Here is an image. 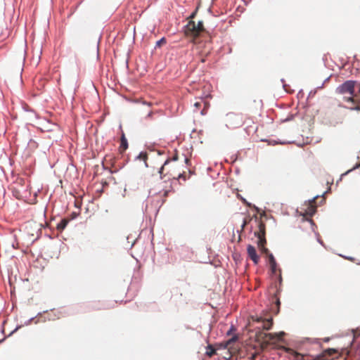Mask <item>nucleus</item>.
Masks as SVG:
<instances>
[{
  "mask_svg": "<svg viewBox=\"0 0 360 360\" xmlns=\"http://www.w3.org/2000/svg\"><path fill=\"white\" fill-rule=\"evenodd\" d=\"M184 32L187 37L193 38L194 43H197V38L202 33L205 32L203 22L198 21V23H196L193 20H190L185 27Z\"/></svg>",
  "mask_w": 360,
  "mask_h": 360,
  "instance_id": "obj_1",
  "label": "nucleus"
},
{
  "mask_svg": "<svg viewBox=\"0 0 360 360\" xmlns=\"http://www.w3.org/2000/svg\"><path fill=\"white\" fill-rule=\"evenodd\" d=\"M265 224L261 220L258 221V231L255 232V236L258 239L257 245L258 248L260 249L261 252L264 254H268L269 250L265 247L266 244V240L265 238Z\"/></svg>",
  "mask_w": 360,
  "mask_h": 360,
  "instance_id": "obj_2",
  "label": "nucleus"
},
{
  "mask_svg": "<svg viewBox=\"0 0 360 360\" xmlns=\"http://www.w3.org/2000/svg\"><path fill=\"white\" fill-rule=\"evenodd\" d=\"M199 54V59L201 63L206 61L207 57L210 54L212 49V44L210 41L205 42L204 44H199L197 46Z\"/></svg>",
  "mask_w": 360,
  "mask_h": 360,
  "instance_id": "obj_3",
  "label": "nucleus"
},
{
  "mask_svg": "<svg viewBox=\"0 0 360 360\" xmlns=\"http://www.w3.org/2000/svg\"><path fill=\"white\" fill-rule=\"evenodd\" d=\"M356 85V82L352 80H347L341 85H340L337 89V93L340 94H348L349 95H353L354 93V87Z\"/></svg>",
  "mask_w": 360,
  "mask_h": 360,
  "instance_id": "obj_4",
  "label": "nucleus"
},
{
  "mask_svg": "<svg viewBox=\"0 0 360 360\" xmlns=\"http://www.w3.org/2000/svg\"><path fill=\"white\" fill-rule=\"evenodd\" d=\"M284 333H265L261 331L257 333V337L261 339L263 342L269 343L279 340L282 338Z\"/></svg>",
  "mask_w": 360,
  "mask_h": 360,
  "instance_id": "obj_5",
  "label": "nucleus"
},
{
  "mask_svg": "<svg viewBox=\"0 0 360 360\" xmlns=\"http://www.w3.org/2000/svg\"><path fill=\"white\" fill-rule=\"evenodd\" d=\"M226 124L229 127H236L240 124V117L233 112L228 113L226 115Z\"/></svg>",
  "mask_w": 360,
  "mask_h": 360,
  "instance_id": "obj_6",
  "label": "nucleus"
},
{
  "mask_svg": "<svg viewBox=\"0 0 360 360\" xmlns=\"http://www.w3.org/2000/svg\"><path fill=\"white\" fill-rule=\"evenodd\" d=\"M248 257L253 261L255 264H257L259 260V257L257 255L256 249L252 245H248L247 248Z\"/></svg>",
  "mask_w": 360,
  "mask_h": 360,
  "instance_id": "obj_7",
  "label": "nucleus"
},
{
  "mask_svg": "<svg viewBox=\"0 0 360 360\" xmlns=\"http://www.w3.org/2000/svg\"><path fill=\"white\" fill-rule=\"evenodd\" d=\"M255 321L258 323H262L261 328L264 330H269L272 327L273 325V319L272 318L264 319L262 317H257L255 319H254Z\"/></svg>",
  "mask_w": 360,
  "mask_h": 360,
  "instance_id": "obj_8",
  "label": "nucleus"
},
{
  "mask_svg": "<svg viewBox=\"0 0 360 360\" xmlns=\"http://www.w3.org/2000/svg\"><path fill=\"white\" fill-rule=\"evenodd\" d=\"M128 148L127 140L124 133H122L120 140V146L119 147V151L120 153H124Z\"/></svg>",
  "mask_w": 360,
  "mask_h": 360,
  "instance_id": "obj_9",
  "label": "nucleus"
},
{
  "mask_svg": "<svg viewBox=\"0 0 360 360\" xmlns=\"http://www.w3.org/2000/svg\"><path fill=\"white\" fill-rule=\"evenodd\" d=\"M269 262L273 273H276V262L274 257L272 254L269 255Z\"/></svg>",
  "mask_w": 360,
  "mask_h": 360,
  "instance_id": "obj_10",
  "label": "nucleus"
},
{
  "mask_svg": "<svg viewBox=\"0 0 360 360\" xmlns=\"http://www.w3.org/2000/svg\"><path fill=\"white\" fill-rule=\"evenodd\" d=\"M136 160L139 161H143L144 165L148 167L147 160H148V154L146 152H141L139 155L136 158Z\"/></svg>",
  "mask_w": 360,
  "mask_h": 360,
  "instance_id": "obj_11",
  "label": "nucleus"
},
{
  "mask_svg": "<svg viewBox=\"0 0 360 360\" xmlns=\"http://www.w3.org/2000/svg\"><path fill=\"white\" fill-rule=\"evenodd\" d=\"M168 176V178L170 179V178H173V179H181L183 178L184 180H185V176L184 175V174H181V173H179L176 176L173 174L172 172H171L169 170V171H167L166 174H164V176Z\"/></svg>",
  "mask_w": 360,
  "mask_h": 360,
  "instance_id": "obj_12",
  "label": "nucleus"
},
{
  "mask_svg": "<svg viewBox=\"0 0 360 360\" xmlns=\"http://www.w3.org/2000/svg\"><path fill=\"white\" fill-rule=\"evenodd\" d=\"M288 350L289 351L290 354H291L295 357L294 360H306L304 359V355L301 354L290 349H288Z\"/></svg>",
  "mask_w": 360,
  "mask_h": 360,
  "instance_id": "obj_13",
  "label": "nucleus"
},
{
  "mask_svg": "<svg viewBox=\"0 0 360 360\" xmlns=\"http://www.w3.org/2000/svg\"><path fill=\"white\" fill-rule=\"evenodd\" d=\"M356 95H355L354 94L353 95H349V96H345L344 101H345L347 102H351L354 105H356Z\"/></svg>",
  "mask_w": 360,
  "mask_h": 360,
  "instance_id": "obj_14",
  "label": "nucleus"
},
{
  "mask_svg": "<svg viewBox=\"0 0 360 360\" xmlns=\"http://www.w3.org/2000/svg\"><path fill=\"white\" fill-rule=\"evenodd\" d=\"M68 220H67L66 219H62L57 225V229L58 230H63L66 226L68 225Z\"/></svg>",
  "mask_w": 360,
  "mask_h": 360,
  "instance_id": "obj_15",
  "label": "nucleus"
},
{
  "mask_svg": "<svg viewBox=\"0 0 360 360\" xmlns=\"http://www.w3.org/2000/svg\"><path fill=\"white\" fill-rule=\"evenodd\" d=\"M202 105H203V108L201 110L200 114L202 115H205L207 113V110L210 107V103L207 101L202 99Z\"/></svg>",
  "mask_w": 360,
  "mask_h": 360,
  "instance_id": "obj_16",
  "label": "nucleus"
},
{
  "mask_svg": "<svg viewBox=\"0 0 360 360\" xmlns=\"http://www.w3.org/2000/svg\"><path fill=\"white\" fill-rule=\"evenodd\" d=\"M216 354V349L211 345H209L207 347V350H206V354L211 357L213 355H214Z\"/></svg>",
  "mask_w": 360,
  "mask_h": 360,
  "instance_id": "obj_17",
  "label": "nucleus"
},
{
  "mask_svg": "<svg viewBox=\"0 0 360 360\" xmlns=\"http://www.w3.org/2000/svg\"><path fill=\"white\" fill-rule=\"evenodd\" d=\"M202 105V98H200L199 101L194 103L193 106L195 108L194 111L197 112Z\"/></svg>",
  "mask_w": 360,
  "mask_h": 360,
  "instance_id": "obj_18",
  "label": "nucleus"
},
{
  "mask_svg": "<svg viewBox=\"0 0 360 360\" xmlns=\"http://www.w3.org/2000/svg\"><path fill=\"white\" fill-rule=\"evenodd\" d=\"M169 161H170V160H169V159H168V160H167L165 162L164 165H163L161 167V168L160 169L159 172H160V175H162V174H164V172L166 170V167H167V165L169 164Z\"/></svg>",
  "mask_w": 360,
  "mask_h": 360,
  "instance_id": "obj_19",
  "label": "nucleus"
},
{
  "mask_svg": "<svg viewBox=\"0 0 360 360\" xmlns=\"http://www.w3.org/2000/svg\"><path fill=\"white\" fill-rule=\"evenodd\" d=\"M250 218H245L244 220H243V224L241 226V229L242 230L244 229L245 226L250 221Z\"/></svg>",
  "mask_w": 360,
  "mask_h": 360,
  "instance_id": "obj_20",
  "label": "nucleus"
},
{
  "mask_svg": "<svg viewBox=\"0 0 360 360\" xmlns=\"http://www.w3.org/2000/svg\"><path fill=\"white\" fill-rule=\"evenodd\" d=\"M165 43H166V39L163 37L157 41V46H160L162 44H164Z\"/></svg>",
  "mask_w": 360,
  "mask_h": 360,
  "instance_id": "obj_21",
  "label": "nucleus"
},
{
  "mask_svg": "<svg viewBox=\"0 0 360 360\" xmlns=\"http://www.w3.org/2000/svg\"><path fill=\"white\" fill-rule=\"evenodd\" d=\"M306 360H321V356H316L315 357H312L311 359H306Z\"/></svg>",
  "mask_w": 360,
  "mask_h": 360,
  "instance_id": "obj_22",
  "label": "nucleus"
},
{
  "mask_svg": "<svg viewBox=\"0 0 360 360\" xmlns=\"http://www.w3.org/2000/svg\"><path fill=\"white\" fill-rule=\"evenodd\" d=\"M276 305H277L278 307H279V305H280L281 302H280V300H279V299H278V298H276Z\"/></svg>",
  "mask_w": 360,
  "mask_h": 360,
  "instance_id": "obj_23",
  "label": "nucleus"
},
{
  "mask_svg": "<svg viewBox=\"0 0 360 360\" xmlns=\"http://www.w3.org/2000/svg\"><path fill=\"white\" fill-rule=\"evenodd\" d=\"M240 199H241V200H242L245 203H246L248 206H250V204L248 203V202H246V200H245L244 198H240Z\"/></svg>",
  "mask_w": 360,
  "mask_h": 360,
  "instance_id": "obj_24",
  "label": "nucleus"
},
{
  "mask_svg": "<svg viewBox=\"0 0 360 360\" xmlns=\"http://www.w3.org/2000/svg\"><path fill=\"white\" fill-rule=\"evenodd\" d=\"M185 161H186V164H188V162H190V160L188 158H186Z\"/></svg>",
  "mask_w": 360,
  "mask_h": 360,
  "instance_id": "obj_25",
  "label": "nucleus"
},
{
  "mask_svg": "<svg viewBox=\"0 0 360 360\" xmlns=\"http://www.w3.org/2000/svg\"><path fill=\"white\" fill-rule=\"evenodd\" d=\"M167 193H168L167 191H166V190L164 191V195L166 196L167 195Z\"/></svg>",
  "mask_w": 360,
  "mask_h": 360,
  "instance_id": "obj_26",
  "label": "nucleus"
},
{
  "mask_svg": "<svg viewBox=\"0 0 360 360\" xmlns=\"http://www.w3.org/2000/svg\"><path fill=\"white\" fill-rule=\"evenodd\" d=\"M255 356H256L255 354H252V356H251V359H254Z\"/></svg>",
  "mask_w": 360,
  "mask_h": 360,
  "instance_id": "obj_27",
  "label": "nucleus"
},
{
  "mask_svg": "<svg viewBox=\"0 0 360 360\" xmlns=\"http://www.w3.org/2000/svg\"><path fill=\"white\" fill-rule=\"evenodd\" d=\"M173 160H177V155H176L174 157Z\"/></svg>",
  "mask_w": 360,
  "mask_h": 360,
  "instance_id": "obj_28",
  "label": "nucleus"
},
{
  "mask_svg": "<svg viewBox=\"0 0 360 360\" xmlns=\"http://www.w3.org/2000/svg\"><path fill=\"white\" fill-rule=\"evenodd\" d=\"M194 15H195V13H193V14L191 15V17H190V18H193V17H194Z\"/></svg>",
  "mask_w": 360,
  "mask_h": 360,
  "instance_id": "obj_29",
  "label": "nucleus"
},
{
  "mask_svg": "<svg viewBox=\"0 0 360 360\" xmlns=\"http://www.w3.org/2000/svg\"><path fill=\"white\" fill-rule=\"evenodd\" d=\"M95 309H101L100 307H95Z\"/></svg>",
  "mask_w": 360,
  "mask_h": 360,
  "instance_id": "obj_30",
  "label": "nucleus"
}]
</instances>
